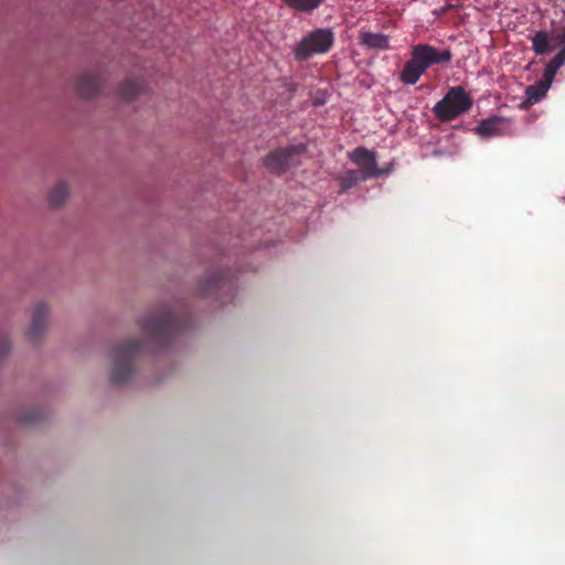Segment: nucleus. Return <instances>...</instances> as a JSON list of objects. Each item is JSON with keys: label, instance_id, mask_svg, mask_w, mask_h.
Segmentation results:
<instances>
[{"label": "nucleus", "instance_id": "f257e3e1", "mask_svg": "<svg viewBox=\"0 0 565 565\" xmlns=\"http://www.w3.org/2000/svg\"><path fill=\"white\" fill-rule=\"evenodd\" d=\"M450 60L449 50L440 51L429 44L414 45L411 50V58L405 62L398 74V79L404 85H415L430 66L447 63Z\"/></svg>", "mask_w": 565, "mask_h": 565}, {"label": "nucleus", "instance_id": "f03ea898", "mask_svg": "<svg viewBox=\"0 0 565 565\" xmlns=\"http://www.w3.org/2000/svg\"><path fill=\"white\" fill-rule=\"evenodd\" d=\"M472 107V97L461 86L450 87L446 95L433 107L441 121H450L466 114Z\"/></svg>", "mask_w": 565, "mask_h": 565}, {"label": "nucleus", "instance_id": "7ed1b4c3", "mask_svg": "<svg viewBox=\"0 0 565 565\" xmlns=\"http://www.w3.org/2000/svg\"><path fill=\"white\" fill-rule=\"evenodd\" d=\"M334 35L330 29H317L301 39L294 47L297 61H306L312 55L324 54L333 45Z\"/></svg>", "mask_w": 565, "mask_h": 565}, {"label": "nucleus", "instance_id": "20e7f679", "mask_svg": "<svg viewBox=\"0 0 565 565\" xmlns=\"http://www.w3.org/2000/svg\"><path fill=\"white\" fill-rule=\"evenodd\" d=\"M303 151V146H292L284 150H277L271 152L265 158L264 162L268 170H270L274 173L280 174L286 170L288 166L294 164L296 162L295 156H298Z\"/></svg>", "mask_w": 565, "mask_h": 565}, {"label": "nucleus", "instance_id": "39448f33", "mask_svg": "<svg viewBox=\"0 0 565 565\" xmlns=\"http://www.w3.org/2000/svg\"><path fill=\"white\" fill-rule=\"evenodd\" d=\"M475 131L483 139L508 135L511 131V120L502 116H490L482 119Z\"/></svg>", "mask_w": 565, "mask_h": 565}, {"label": "nucleus", "instance_id": "423d86ee", "mask_svg": "<svg viewBox=\"0 0 565 565\" xmlns=\"http://www.w3.org/2000/svg\"><path fill=\"white\" fill-rule=\"evenodd\" d=\"M349 157L360 168L362 179L375 178L380 174L374 151L359 147Z\"/></svg>", "mask_w": 565, "mask_h": 565}, {"label": "nucleus", "instance_id": "0eeeda50", "mask_svg": "<svg viewBox=\"0 0 565 565\" xmlns=\"http://www.w3.org/2000/svg\"><path fill=\"white\" fill-rule=\"evenodd\" d=\"M360 43L367 47L374 50H388L390 49V38L383 33H373L367 31L360 32Z\"/></svg>", "mask_w": 565, "mask_h": 565}, {"label": "nucleus", "instance_id": "6e6552de", "mask_svg": "<svg viewBox=\"0 0 565 565\" xmlns=\"http://www.w3.org/2000/svg\"><path fill=\"white\" fill-rule=\"evenodd\" d=\"M282 2L297 11L311 12L321 4L322 0H282Z\"/></svg>", "mask_w": 565, "mask_h": 565}, {"label": "nucleus", "instance_id": "1a4fd4ad", "mask_svg": "<svg viewBox=\"0 0 565 565\" xmlns=\"http://www.w3.org/2000/svg\"><path fill=\"white\" fill-rule=\"evenodd\" d=\"M533 51L537 55H543L548 52V36L545 32H536L532 36Z\"/></svg>", "mask_w": 565, "mask_h": 565}, {"label": "nucleus", "instance_id": "9d476101", "mask_svg": "<svg viewBox=\"0 0 565 565\" xmlns=\"http://www.w3.org/2000/svg\"><path fill=\"white\" fill-rule=\"evenodd\" d=\"M548 86L544 83H537L534 85H530L526 90L527 100L531 103H537L541 100L547 93Z\"/></svg>", "mask_w": 565, "mask_h": 565}, {"label": "nucleus", "instance_id": "9b49d317", "mask_svg": "<svg viewBox=\"0 0 565 565\" xmlns=\"http://www.w3.org/2000/svg\"><path fill=\"white\" fill-rule=\"evenodd\" d=\"M68 195V189L64 183L56 184L50 192L49 200L52 205L62 204Z\"/></svg>", "mask_w": 565, "mask_h": 565}, {"label": "nucleus", "instance_id": "f8f14e48", "mask_svg": "<svg viewBox=\"0 0 565 565\" xmlns=\"http://www.w3.org/2000/svg\"><path fill=\"white\" fill-rule=\"evenodd\" d=\"M46 315H47V309L45 306H39L35 309L33 320H32L31 332L35 333V331L40 328V326L44 321Z\"/></svg>", "mask_w": 565, "mask_h": 565}, {"label": "nucleus", "instance_id": "ddd939ff", "mask_svg": "<svg viewBox=\"0 0 565 565\" xmlns=\"http://www.w3.org/2000/svg\"><path fill=\"white\" fill-rule=\"evenodd\" d=\"M563 64L564 62H562L561 58L554 56L546 66L545 76H554V74L563 66Z\"/></svg>", "mask_w": 565, "mask_h": 565}, {"label": "nucleus", "instance_id": "4468645a", "mask_svg": "<svg viewBox=\"0 0 565 565\" xmlns=\"http://www.w3.org/2000/svg\"><path fill=\"white\" fill-rule=\"evenodd\" d=\"M362 175H359V172L349 170L344 174V181H349L347 186H351L353 183H356L358 181H362Z\"/></svg>", "mask_w": 565, "mask_h": 565}, {"label": "nucleus", "instance_id": "2eb2a0df", "mask_svg": "<svg viewBox=\"0 0 565 565\" xmlns=\"http://www.w3.org/2000/svg\"><path fill=\"white\" fill-rule=\"evenodd\" d=\"M113 379L115 382H121L124 380V376L119 374V371H115L113 374Z\"/></svg>", "mask_w": 565, "mask_h": 565}, {"label": "nucleus", "instance_id": "dca6fc26", "mask_svg": "<svg viewBox=\"0 0 565 565\" xmlns=\"http://www.w3.org/2000/svg\"><path fill=\"white\" fill-rule=\"evenodd\" d=\"M555 57L561 58V60H562V62H564V63H565V52H564V51H562V50H561V51L555 55Z\"/></svg>", "mask_w": 565, "mask_h": 565}, {"label": "nucleus", "instance_id": "f3484780", "mask_svg": "<svg viewBox=\"0 0 565 565\" xmlns=\"http://www.w3.org/2000/svg\"><path fill=\"white\" fill-rule=\"evenodd\" d=\"M562 51H564V52H565V46H564V47H562Z\"/></svg>", "mask_w": 565, "mask_h": 565}]
</instances>
